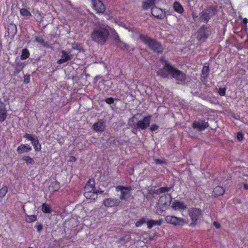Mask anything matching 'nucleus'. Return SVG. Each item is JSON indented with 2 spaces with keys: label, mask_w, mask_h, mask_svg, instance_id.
Listing matches in <instances>:
<instances>
[{
  "label": "nucleus",
  "mask_w": 248,
  "mask_h": 248,
  "mask_svg": "<svg viewBox=\"0 0 248 248\" xmlns=\"http://www.w3.org/2000/svg\"><path fill=\"white\" fill-rule=\"evenodd\" d=\"M214 225L215 226V227L217 229H219L220 227V224L217 222H214Z\"/></svg>",
  "instance_id": "603ef678"
},
{
  "label": "nucleus",
  "mask_w": 248,
  "mask_h": 248,
  "mask_svg": "<svg viewBox=\"0 0 248 248\" xmlns=\"http://www.w3.org/2000/svg\"><path fill=\"white\" fill-rule=\"evenodd\" d=\"M151 115L144 117L142 120H139L138 117L137 120H136V124L138 125V127L141 130H144L148 127L150 125V124L151 121Z\"/></svg>",
  "instance_id": "1a4fd4ad"
},
{
  "label": "nucleus",
  "mask_w": 248,
  "mask_h": 248,
  "mask_svg": "<svg viewBox=\"0 0 248 248\" xmlns=\"http://www.w3.org/2000/svg\"><path fill=\"white\" fill-rule=\"evenodd\" d=\"M138 116H140V115L139 114L134 115L128 121V125L132 128V132L135 135L137 134L138 129H139L136 124V120H137Z\"/></svg>",
  "instance_id": "ddd939ff"
},
{
  "label": "nucleus",
  "mask_w": 248,
  "mask_h": 248,
  "mask_svg": "<svg viewBox=\"0 0 248 248\" xmlns=\"http://www.w3.org/2000/svg\"><path fill=\"white\" fill-rule=\"evenodd\" d=\"M248 20L247 18H245L243 20V23L246 24L247 23H248Z\"/></svg>",
  "instance_id": "4d7b16f0"
},
{
  "label": "nucleus",
  "mask_w": 248,
  "mask_h": 248,
  "mask_svg": "<svg viewBox=\"0 0 248 248\" xmlns=\"http://www.w3.org/2000/svg\"><path fill=\"white\" fill-rule=\"evenodd\" d=\"M171 187H161L157 189L156 194H160L165 192H168L170 191Z\"/></svg>",
  "instance_id": "473e14b6"
},
{
  "label": "nucleus",
  "mask_w": 248,
  "mask_h": 248,
  "mask_svg": "<svg viewBox=\"0 0 248 248\" xmlns=\"http://www.w3.org/2000/svg\"><path fill=\"white\" fill-rule=\"evenodd\" d=\"M155 163L156 164H162L166 163V162L165 161H163L160 159H155Z\"/></svg>",
  "instance_id": "3c124183"
},
{
  "label": "nucleus",
  "mask_w": 248,
  "mask_h": 248,
  "mask_svg": "<svg viewBox=\"0 0 248 248\" xmlns=\"http://www.w3.org/2000/svg\"><path fill=\"white\" fill-rule=\"evenodd\" d=\"M217 9L214 6L204 9L201 13L200 19L202 22H207L210 18L217 13Z\"/></svg>",
  "instance_id": "39448f33"
},
{
  "label": "nucleus",
  "mask_w": 248,
  "mask_h": 248,
  "mask_svg": "<svg viewBox=\"0 0 248 248\" xmlns=\"http://www.w3.org/2000/svg\"><path fill=\"white\" fill-rule=\"evenodd\" d=\"M226 90V88H219L218 93L220 95L224 96L225 95Z\"/></svg>",
  "instance_id": "37998d69"
},
{
  "label": "nucleus",
  "mask_w": 248,
  "mask_h": 248,
  "mask_svg": "<svg viewBox=\"0 0 248 248\" xmlns=\"http://www.w3.org/2000/svg\"><path fill=\"white\" fill-rule=\"evenodd\" d=\"M93 129L96 132H103L105 128V124L102 120H99L97 122L94 123L93 126Z\"/></svg>",
  "instance_id": "dca6fc26"
},
{
  "label": "nucleus",
  "mask_w": 248,
  "mask_h": 248,
  "mask_svg": "<svg viewBox=\"0 0 248 248\" xmlns=\"http://www.w3.org/2000/svg\"><path fill=\"white\" fill-rule=\"evenodd\" d=\"M109 30L110 27L108 25L97 23L91 34L92 40L101 45H104L108 39Z\"/></svg>",
  "instance_id": "f03ea898"
},
{
  "label": "nucleus",
  "mask_w": 248,
  "mask_h": 248,
  "mask_svg": "<svg viewBox=\"0 0 248 248\" xmlns=\"http://www.w3.org/2000/svg\"><path fill=\"white\" fill-rule=\"evenodd\" d=\"M172 197L170 194H164L160 196L158 205H161L165 207L169 206L170 205Z\"/></svg>",
  "instance_id": "f8f14e48"
},
{
  "label": "nucleus",
  "mask_w": 248,
  "mask_h": 248,
  "mask_svg": "<svg viewBox=\"0 0 248 248\" xmlns=\"http://www.w3.org/2000/svg\"><path fill=\"white\" fill-rule=\"evenodd\" d=\"M225 192V189L222 186H217L214 188L213 191V195L215 197H217L223 195Z\"/></svg>",
  "instance_id": "5701e85b"
},
{
  "label": "nucleus",
  "mask_w": 248,
  "mask_h": 248,
  "mask_svg": "<svg viewBox=\"0 0 248 248\" xmlns=\"http://www.w3.org/2000/svg\"><path fill=\"white\" fill-rule=\"evenodd\" d=\"M162 223V220L159 219L158 220H154L153 219L147 220V225L149 229H151L154 226L160 225Z\"/></svg>",
  "instance_id": "a878e982"
},
{
  "label": "nucleus",
  "mask_w": 248,
  "mask_h": 248,
  "mask_svg": "<svg viewBox=\"0 0 248 248\" xmlns=\"http://www.w3.org/2000/svg\"><path fill=\"white\" fill-rule=\"evenodd\" d=\"M147 219L146 217H142L136 223H135V226L137 227H139L142 225L143 224L147 223Z\"/></svg>",
  "instance_id": "e433bc0d"
},
{
  "label": "nucleus",
  "mask_w": 248,
  "mask_h": 248,
  "mask_svg": "<svg viewBox=\"0 0 248 248\" xmlns=\"http://www.w3.org/2000/svg\"><path fill=\"white\" fill-rule=\"evenodd\" d=\"M7 32L9 36H14L17 32L16 26L13 23H10L7 27Z\"/></svg>",
  "instance_id": "412c9836"
},
{
  "label": "nucleus",
  "mask_w": 248,
  "mask_h": 248,
  "mask_svg": "<svg viewBox=\"0 0 248 248\" xmlns=\"http://www.w3.org/2000/svg\"><path fill=\"white\" fill-rule=\"evenodd\" d=\"M140 38L154 53L157 54H162L163 53V47L159 42L144 35H140Z\"/></svg>",
  "instance_id": "7ed1b4c3"
},
{
  "label": "nucleus",
  "mask_w": 248,
  "mask_h": 248,
  "mask_svg": "<svg viewBox=\"0 0 248 248\" xmlns=\"http://www.w3.org/2000/svg\"><path fill=\"white\" fill-rule=\"evenodd\" d=\"M72 48L74 49H77L80 50L81 49V46L79 44L74 43L72 44Z\"/></svg>",
  "instance_id": "a18cd8bd"
},
{
  "label": "nucleus",
  "mask_w": 248,
  "mask_h": 248,
  "mask_svg": "<svg viewBox=\"0 0 248 248\" xmlns=\"http://www.w3.org/2000/svg\"><path fill=\"white\" fill-rule=\"evenodd\" d=\"M188 213L192 221L190 225L194 227L198 224L202 217L203 212L199 208L192 207L188 209Z\"/></svg>",
  "instance_id": "20e7f679"
},
{
  "label": "nucleus",
  "mask_w": 248,
  "mask_h": 248,
  "mask_svg": "<svg viewBox=\"0 0 248 248\" xmlns=\"http://www.w3.org/2000/svg\"><path fill=\"white\" fill-rule=\"evenodd\" d=\"M31 142L35 151L38 152L41 151V145L39 143V140L37 138H34L32 140H31Z\"/></svg>",
  "instance_id": "bb28decb"
},
{
  "label": "nucleus",
  "mask_w": 248,
  "mask_h": 248,
  "mask_svg": "<svg viewBox=\"0 0 248 248\" xmlns=\"http://www.w3.org/2000/svg\"><path fill=\"white\" fill-rule=\"evenodd\" d=\"M157 75L162 78H174L179 82H184L186 79V74L182 71L175 68L172 65L165 62L164 67L157 72Z\"/></svg>",
  "instance_id": "f257e3e1"
},
{
  "label": "nucleus",
  "mask_w": 248,
  "mask_h": 248,
  "mask_svg": "<svg viewBox=\"0 0 248 248\" xmlns=\"http://www.w3.org/2000/svg\"><path fill=\"white\" fill-rule=\"evenodd\" d=\"M20 14L22 16H31V13L30 12L28 11L26 9L22 8L20 9Z\"/></svg>",
  "instance_id": "4c0bfd02"
},
{
  "label": "nucleus",
  "mask_w": 248,
  "mask_h": 248,
  "mask_svg": "<svg viewBox=\"0 0 248 248\" xmlns=\"http://www.w3.org/2000/svg\"><path fill=\"white\" fill-rule=\"evenodd\" d=\"M102 193V191L94 190L91 191H89L88 192H84V195L87 199L95 200L97 198L98 193Z\"/></svg>",
  "instance_id": "f3484780"
},
{
  "label": "nucleus",
  "mask_w": 248,
  "mask_h": 248,
  "mask_svg": "<svg viewBox=\"0 0 248 248\" xmlns=\"http://www.w3.org/2000/svg\"><path fill=\"white\" fill-rule=\"evenodd\" d=\"M159 128V126L156 124H153L151 125V126L150 128V130L151 131H155L156 130H157Z\"/></svg>",
  "instance_id": "de8ad7c7"
},
{
  "label": "nucleus",
  "mask_w": 248,
  "mask_h": 248,
  "mask_svg": "<svg viewBox=\"0 0 248 248\" xmlns=\"http://www.w3.org/2000/svg\"><path fill=\"white\" fill-rule=\"evenodd\" d=\"M165 207L164 206H161V205H157L155 207V210H156V213L157 214H162L164 211L163 207Z\"/></svg>",
  "instance_id": "58836bf2"
},
{
  "label": "nucleus",
  "mask_w": 248,
  "mask_h": 248,
  "mask_svg": "<svg viewBox=\"0 0 248 248\" xmlns=\"http://www.w3.org/2000/svg\"><path fill=\"white\" fill-rule=\"evenodd\" d=\"M237 139L238 140L241 141L243 139V134L240 132L237 133Z\"/></svg>",
  "instance_id": "09e8293b"
},
{
  "label": "nucleus",
  "mask_w": 248,
  "mask_h": 248,
  "mask_svg": "<svg viewBox=\"0 0 248 248\" xmlns=\"http://www.w3.org/2000/svg\"><path fill=\"white\" fill-rule=\"evenodd\" d=\"M172 208L174 209H185L187 208L186 205L183 202L179 201L174 202L171 206Z\"/></svg>",
  "instance_id": "393cba45"
},
{
  "label": "nucleus",
  "mask_w": 248,
  "mask_h": 248,
  "mask_svg": "<svg viewBox=\"0 0 248 248\" xmlns=\"http://www.w3.org/2000/svg\"><path fill=\"white\" fill-rule=\"evenodd\" d=\"M192 17H193V19H195V18H197L198 17V16L196 14V13H192Z\"/></svg>",
  "instance_id": "5fc2aeb1"
},
{
  "label": "nucleus",
  "mask_w": 248,
  "mask_h": 248,
  "mask_svg": "<svg viewBox=\"0 0 248 248\" xmlns=\"http://www.w3.org/2000/svg\"><path fill=\"white\" fill-rule=\"evenodd\" d=\"M49 188L50 190L56 191L60 188V184L57 181L53 182L50 184Z\"/></svg>",
  "instance_id": "7c9ffc66"
},
{
  "label": "nucleus",
  "mask_w": 248,
  "mask_h": 248,
  "mask_svg": "<svg viewBox=\"0 0 248 248\" xmlns=\"http://www.w3.org/2000/svg\"><path fill=\"white\" fill-rule=\"evenodd\" d=\"M25 82L26 83H29L30 82V78L29 77L28 78L25 79Z\"/></svg>",
  "instance_id": "13d9d810"
},
{
  "label": "nucleus",
  "mask_w": 248,
  "mask_h": 248,
  "mask_svg": "<svg viewBox=\"0 0 248 248\" xmlns=\"http://www.w3.org/2000/svg\"><path fill=\"white\" fill-rule=\"evenodd\" d=\"M155 2V0H144L142 7L144 10L149 9L151 6L154 5Z\"/></svg>",
  "instance_id": "cd10ccee"
},
{
  "label": "nucleus",
  "mask_w": 248,
  "mask_h": 248,
  "mask_svg": "<svg viewBox=\"0 0 248 248\" xmlns=\"http://www.w3.org/2000/svg\"><path fill=\"white\" fill-rule=\"evenodd\" d=\"M31 248V247H29V248Z\"/></svg>",
  "instance_id": "bf43d9fd"
},
{
  "label": "nucleus",
  "mask_w": 248,
  "mask_h": 248,
  "mask_svg": "<svg viewBox=\"0 0 248 248\" xmlns=\"http://www.w3.org/2000/svg\"><path fill=\"white\" fill-rule=\"evenodd\" d=\"M152 15L158 19H162L165 17V14L161 9L156 7L152 8Z\"/></svg>",
  "instance_id": "2eb2a0df"
},
{
  "label": "nucleus",
  "mask_w": 248,
  "mask_h": 248,
  "mask_svg": "<svg viewBox=\"0 0 248 248\" xmlns=\"http://www.w3.org/2000/svg\"><path fill=\"white\" fill-rule=\"evenodd\" d=\"M37 219V217L35 215H31L29 216V218L27 219V222H32Z\"/></svg>",
  "instance_id": "79ce46f5"
},
{
  "label": "nucleus",
  "mask_w": 248,
  "mask_h": 248,
  "mask_svg": "<svg viewBox=\"0 0 248 248\" xmlns=\"http://www.w3.org/2000/svg\"><path fill=\"white\" fill-rule=\"evenodd\" d=\"M211 34V31L209 27L203 25L197 31V38L199 41H205Z\"/></svg>",
  "instance_id": "423d86ee"
},
{
  "label": "nucleus",
  "mask_w": 248,
  "mask_h": 248,
  "mask_svg": "<svg viewBox=\"0 0 248 248\" xmlns=\"http://www.w3.org/2000/svg\"><path fill=\"white\" fill-rule=\"evenodd\" d=\"M22 159L25 161L27 165H33L35 163L34 160L29 156H24Z\"/></svg>",
  "instance_id": "f704fd0d"
},
{
  "label": "nucleus",
  "mask_w": 248,
  "mask_h": 248,
  "mask_svg": "<svg viewBox=\"0 0 248 248\" xmlns=\"http://www.w3.org/2000/svg\"><path fill=\"white\" fill-rule=\"evenodd\" d=\"M7 192V187L4 186L0 189V197H3Z\"/></svg>",
  "instance_id": "ea45409f"
},
{
  "label": "nucleus",
  "mask_w": 248,
  "mask_h": 248,
  "mask_svg": "<svg viewBox=\"0 0 248 248\" xmlns=\"http://www.w3.org/2000/svg\"><path fill=\"white\" fill-rule=\"evenodd\" d=\"M24 65L22 63H17L16 65L15 69L17 73H19L22 69Z\"/></svg>",
  "instance_id": "a19ab883"
},
{
  "label": "nucleus",
  "mask_w": 248,
  "mask_h": 248,
  "mask_svg": "<svg viewBox=\"0 0 248 248\" xmlns=\"http://www.w3.org/2000/svg\"><path fill=\"white\" fill-rule=\"evenodd\" d=\"M192 126L193 128L197 129L199 131H203L209 126V124L205 120H199L197 121H195L192 124Z\"/></svg>",
  "instance_id": "9b49d317"
},
{
  "label": "nucleus",
  "mask_w": 248,
  "mask_h": 248,
  "mask_svg": "<svg viewBox=\"0 0 248 248\" xmlns=\"http://www.w3.org/2000/svg\"><path fill=\"white\" fill-rule=\"evenodd\" d=\"M108 33H109V36L110 35L111 37L114 39V40L115 42H118V43H120L123 44H124L120 40V39L119 37L118 34H117L116 31L114 29H113L110 27L109 32Z\"/></svg>",
  "instance_id": "b1692460"
},
{
  "label": "nucleus",
  "mask_w": 248,
  "mask_h": 248,
  "mask_svg": "<svg viewBox=\"0 0 248 248\" xmlns=\"http://www.w3.org/2000/svg\"><path fill=\"white\" fill-rule=\"evenodd\" d=\"M121 203V201L118 199L109 198L105 199L103 201V204L107 207H113L117 206Z\"/></svg>",
  "instance_id": "9d476101"
},
{
  "label": "nucleus",
  "mask_w": 248,
  "mask_h": 248,
  "mask_svg": "<svg viewBox=\"0 0 248 248\" xmlns=\"http://www.w3.org/2000/svg\"><path fill=\"white\" fill-rule=\"evenodd\" d=\"M61 53V58L57 62L58 64H61L71 60V57L65 51L62 50Z\"/></svg>",
  "instance_id": "a211bd4d"
},
{
  "label": "nucleus",
  "mask_w": 248,
  "mask_h": 248,
  "mask_svg": "<svg viewBox=\"0 0 248 248\" xmlns=\"http://www.w3.org/2000/svg\"><path fill=\"white\" fill-rule=\"evenodd\" d=\"M30 56V53L28 50L24 48L22 51V54L20 56L21 60H25L28 58Z\"/></svg>",
  "instance_id": "c9c22d12"
},
{
  "label": "nucleus",
  "mask_w": 248,
  "mask_h": 248,
  "mask_svg": "<svg viewBox=\"0 0 248 248\" xmlns=\"http://www.w3.org/2000/svg\"><path fill=\"white\" fill-rule=\"evenodd\" d=\"M35 41L42 45L43 46L46 48H49L50 47L49 45L42 37L35 36Z\"/></svg>",
  "instance_id": "c85d7f7f"
},
{
  "label": "nucleus",
  "mask_w": 248,
  "mask_h": 248,
  "mask_svg": "<svg viewBox=\"0 0 248 248\" xmlns=\"http://www.w3.org/2000/svg\"><path fill=\"white\" fill-rule=\"evenodd\" d=\"M37 229L38 232H40L43 229V225L41 224H38L35 226Z\"/></svg>",
  "instance_id": "8fccbe9b"
},
{
  "label": "nucleus",
  "mask_w": 248,
  "mask_h": 248,
  "mask_svg": "<svg viewBox=\"0 0 248 248\" xmlns=\"http://www.w3.org/2000/svg\"><path fill=\"white\" fill-rule=\"evenodd\" d=\"M116 189L117 191H121V195L119 198L120 201H126L129 198L131 189V187H124L119 186L116 187Z\"/></svg>",
  "instance_id": "6e6552de"
},
{
  "label": "nucleus",
  "mask_w": 248,
  "mask_h": 248,
  "mask_svg": "<svg viewBox=\"0 0 248 248\" xmlns=\"http://www.w3.org/2000/svg\"><path fill=\"white\" fill-rule=\"evenodd\" d=\"M165 220L167 223L175 226H183L186 223L184 219L171 216H167Z\"/></svg>",
  "instance_id": "0eeeda50"
},
{
  "label": "nucleus",
  "mask_w": 248,
  "mask_h": 248,
  "mask_svg": "<svg viewBox=\"0 0 248 248\" xmlns=\"http://www.w3.org/2000/svg\"><path fill=\"white\" fill-rule=\"evenodd\" d=\"M209 68L208 66H204L202 70V77L206 79L209 75Z\"/></svg>",
  "instance_id": "2f4dec72"
},
{
  "label": "nucleus",
  "mask_w": 248,
  "mask_h": 248,
  "mask_svg": "<svg viewBox=\"0 0 248 248\" xmlns=\"http://www.w3.org/2000/svg\"><path fill=\"white\" fill-rule=\"evenodd\" d=\"M7 117V111L5 105L2 103L0 106V121L3 122Z\"/></svg>",
  "instance_id": "4be33fe9"
},
{
  "label": "nucleus",
  "mask_w": 248,
  "mask_h": 248,
  "mask_svg": "<svg viewBox=\"0 0 248 248\" xmlns=\"http://www.w3.org/2000/svg\"><path fill=\"white\" fill-rule=\"evenodd\" d=\"M93 6L95 10L100 13H103L105 11V7L100 0H92Z\"/></svg>",
  "instance_id": "4468645a"
},
{
  "label": "nucleus",
  "mask_w": 248,
  "mask_h": 248,
  "mask_svg": "<svg viewBox=\"0 0 248 248\" xmlns=\"http://www.w3.org/2000/svg\"><path fill=\"white\" fill-rule=\"evenodd\" d=\"M244 187L245 189H248V183L244 184Z\"/></svg>",
  "instance_id": "6e6d98bb"
},
{
  "label": "nucleus",
  "mask_w": 248,
  "mask_h": 248,
  "mask_svg": "<svg viewBox=\"0 0 248 248\" xmlns=\"http://www.w3.org/2000/svg\"><path fill=\"white\" fill-rule=\"evenodd\" d=\"M156 191H157V189H154L153 190H151L150 191V193L151 194H156Z\"/></svg>",
  "instance_id": "864d4df0"
},
{
  "label": "nucleus",
  "mask_w": 248,
  "mask_h": 248,
  "mask_svg": "<svg viewBox=\"0 0 248 248\" xmlns=\"http://www.w3.org/2000/svg\"><path fill=\"white\" fill-rule=\"evenodd\" d=\"M173 8L174 10L179 13H182L184 11L183 7L179 2L175 1L173 3Z\"/></svg>",
  "instance_id": "c756f323"
},
{
  "label": "nucleus",
  "mask_w": 248,
  "mask_h": 248,
  "mask_svg": "<svg viewBox=\"0 0 248 248\" xmlns=\"http://www.w3.org/2000/svg\"><path fill=\"white\" fill-rule=\"evenodd\" d=\"M32 150L31 147L28 144H21L17 148V152L18 154H22L23 153H28Z\"/></svg>",
  "instance_id": "6ab92c4d"
},
{
  "label": "nucleus",
  "mask_w": 248,
  "mask_h": 248,
  "mask_svg": "<svg viewBox=\"0 0 248 248\" xmlns=\"http://www.w3.org/2000/svg\"><path fill=\"white\" fill-rule=\"evenodd\" d=\"M95 182L93 180L90 179L86 183L84 187L85 192L95 190Z\"/></svg>",
  "instance_id": "aec40b11"
},
{
  "label": "nucleus",
  "mask_w": 248,
  "mask_h": 248,
  "mask_svg": "<svg viewBox=\"0 0 248 248\" xmlns=\"http://www.w3.org/2000/svg\"><path fill=\"white\" fill-rule=\"evenodd\" d=\"M42 211L45 213H51V209L50 206L46 203H43L42 207Z\"/></svg>",
  "instance_id": "72a5a7b5"
},
{
  "label": "nucleus",
  "mask_w": 248,
  "mask_h": 248,
  "mask_svg": "<svg viewBox=\"0 0 248 248\" xmlns=\"http://www.w3.org/2000/svg\"><path fill=\"white\" fill-rule=\"evenodd\" d=\"M23 137L26 138V139L30 140L31 141V140H32L35 137L29 134H26L23 136Z\"/></svg>",
  "instance_id": "c03bdc74"
},
{
  "label": "nucleus",
  "mask_w": 248,
  "mask_h": 248,
  "mask_svg": "<svg viewBox=\"0 0 248 248\" xmlns=\"http://www.w3.org/2000/svg\"><path fill=\"white\" fill-rule=\"evenodd\" d=\"M105 101L108 104H111L114 102V98L112 97L107 98L105 100Z\"/></svg>",
  "instance_id": "49530a36"
}]
</instances>
